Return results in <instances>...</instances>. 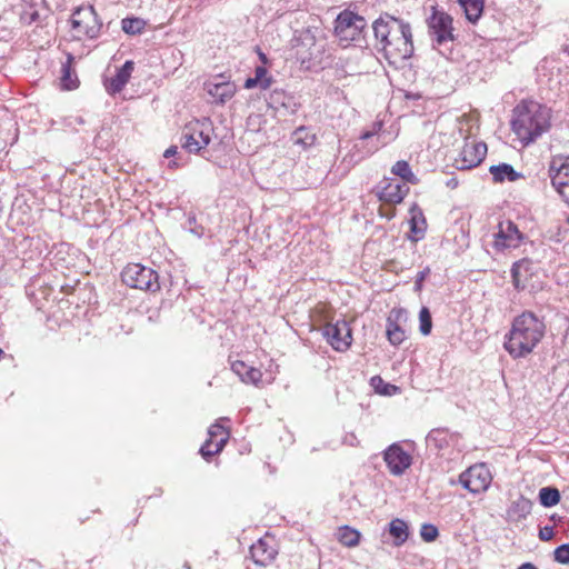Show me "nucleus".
Masks as SVG:
<instances>
[{
    "label": "nucleus",
    "mask_w": 569,
    "mask_h": 569,
    "mask_svg": "<svg viewBox=\"0 0 569 569\" xmlns=\"http://www.w3.org/2000/svg\"><path fill=\"white\" fill-rule=\"evenodd\" d=\"M379 50L390 64L397 66L413 54L411 27L408 22L385 13L372 24Z\"/></svg>",
    "instance_id": "1"
},
{
    "label": "nucleus",
    "mask_w": 569,
    "mask_h": 569,
    "mask_svg": "<svg viewBox=\"0 0 569 569\" xmlns=\"http://www.w3.org/2000/svg\"><path fill=\"white\" fill-rule=\"evenodd\" d=\"M551 109L532 99L519 101L512 109L511 131L522 147L536 142L551 129Z\"/></svg>",
    "instance_id": "2"
},
{
    "label": "nucleus",
    "mask_w": 569,
    "mask_h": 569,
    "mask_svg": "<svg viewBox=\"0 0 569 569\" xmlns=\"http://www.w3.org/2000/svg\"><path fill=\"white\" fill-rule=\"evenodd\" d=\"M545 331L543 321L533 312L525 311L515 318L505 348L511 356L530 353L545 336Z\"/></svg>",
    "instance_id": "3"
},
{
    "label": "nucleus",
    "mask_w": 569,
    "mask_h": 569,
    "mask_svg": "<svg viewBox=\"0 0 569 569\" xmlns=\"http://www.w3.org/2000/svg\"><path fill=\"white\" fill-rule=\"evenodd\" d=\"M295 58L305 70L321 69L327 54V40L318 29L306 28L295 32L291 40Z\"/></svg>",
    "instance_id": "4"
},
{
    "label": "nucleus",
    "mask_w": 569,
    "mask_h": 569,
    "mask_svg": "<svg viewBox=\"0 0 569 569\" xmlns=\"http://www.w3.org/2000/svg\"><path fill=\"white\" fill-rule=\"evenodd\" d=\"M121 279L128 287L156 292L160 289L158 273L140 263H130L121 272Z\"/></svg>",
    "instance_id": "5"
},
{
    "label": "nucleus",
    "mask_w": 569,
    "mask_h": 569,
    "mask_svg": "<svg viewBox=\"0 0 569 569\" xmlns=\"http://www.w3.org/2000/svg\"><path fill=\"white\" fill-rule=\"evenodd\" d=\"M70 22L72 30L76 32L74 37L79 39L81 37L89 39L98 38L102 27L92 6L77 8L71 16Z\"/></svg>",
    "instance_id": "6"
},
{
    "label": "nucleus",
    "mask_w": 569,
    "mask_h": 569,
    "mask_svg": "<svg viewBox=\"0 0 569 569\" xmlns=\"http://www.w3.org/2000/svg\"><path fill=\"white\" fill-rule=\"evenodd\" d=\"M212 130V122L208 118L190 123L182 134V148L190 153L200 152L209 146Z\"/></svg>",
    "instance_id": "7"
},
{
    "label": "nucleus",
    "mask_w": 569,
    "mask_h": 569,
    "mask_svg": "<svg viewBox=\"0 0 569 569\" xmlns=\"http://www.w3.org/2000/svg\"><path fill=\"white\" fill-rule=\"evenodd\" d=\"M427 24L433 47L440 48L455 40L452 18L447 12L432 8V13L427 19Z\"/></svg>",
    "instance_id": "8"
},
{
    "label": "nucleus",
    "mask_w": 569,
    "mask_h": 569,
    "mask_svg": "<svg viewBox=\"0 0 569 569\" xmlns=\"http://www.w3.org/2000/svg\"><path fill=\"white\" fill-rule=\"evenodd\" d=\"M366 27L367 21L363 17L343 11L337 17L335 32L342 41H358Z\"/></svg>",
    "instance_id": "9"
},
{
    "label": "nucleus",
    "mask_w": 569,
    "mask_h": 569,
    "mask_svg": "<svg viewBox=\"0 0 569 569\" xmlns=\"http://www.w3.org/2000/svg\"><path fill=\"white\" fill-rule=\"evenodd\" d=\"M548 174L552 187L569 206V157H553L549 163Z\"/></svg>",
    "instance_id": "10"
},
{
    "label": "nucleus",
    "mask_w": 569,
    "mask_h": 569,
    "mask_svg": "<svg viewBox=\"0 0 569 569\" xmlns=\"http://www.w3.org/2000/svg\"><path fill=\"white\" fill-rule=\"evenodd\" d=\"M459 482L471 493H480L489 487L491 473L485 463H477L459 476Z\"/></svg>",
    "instance_id": "11"
},
{
    "label": "nucleus",
    "mask_w": 569,
    "mask_h": 569,
    "mask_svg": "<svg viewBox=\"0 0 569 569\" xmlns=\"http://www.w3.org/2000/svg\"><path fill=\"white\" fill-rule=\"evenodd\" d=\"M493 248L497 251H503L518 248L523 240V234L515 222L505 220L499 222L498 231L493 234Z\"/></svg>",
    "instance_id": "12"
},
{
    "label": "nucleus",
    "mask_w": 569,
    "mask_h": 569,
    "mask_svg": "<svg viewBox=\"0 0 569 569\" xmlns=\"http://www.w3.org/2000/svg\"><path fill=\"white\" fill-rule=\"evenodd\" d=\"M327 342L338 352H345L351 345V328L346 320L328 323L323 329Z\"/></svg>",
    "instance_id": "13"
},
{
    "label": "nucleus",
    "mask_w": 569,
    "mask_h": 569,
    "mask_svg": "<svg viewBox=\"0 0 569 569\" xmlns=\"http://www.w3.org/2000/svg\"><path fill=\"white\" fill-rule=\"evenodd\" d=\"M383 460L393 476H401L412 465V457L399 443L390 445L383 451Z\"/></svg>",
    "instance_id": "14"
},
{
    "label": "nucleus",
    "mask_w": 569,
    "mask_h": 569,
    "mask_svg": "<svg viewBox=\"0 0 569 569\" xmlns=\"http://www.w3.org/2000/svg\"><path fill=\"white\" fill-rule=\"evenodd\" d=\"M408 192L409 187L393 178H385L376 188L378 199L390 204L400 203Z\"/></svg>",
    "instance_id": "15"
},
{
    "label": "nucleus",
    "mask_w": 569,
    "mask_h": 569,
    "mask_svg": "<svg viewBox=\"0 0 569 569\" xmlns=\"http://www.w3.org/2000/svg\"><path fill=\"white\" fill-rule=\"evenodd\" d=\"M487 153V144L485 142H467L465 143L459 159H456V168L467 170L475 168L481 163Z\"/></svg>",
    "instance_id": "16"
},
{
    "label": "nucleus",
    "mask_w": 569,
    "mask_h": 569,
    "mask_svg": "<svg viewBox=\"0 0 569 569\" xmlns=\"http://www.w3.org/2000/svg\"><path fill=\"white\" fill-rule=\"evenodd\" d=\"M134 69V63L131 60H127L122 67L118 68L116 74L110 78H106L103 80V86L106 91L110 96H114L123 90V88L129 82L132 71Z\"/></svg>",
    "instance_id": "17"
},
{
    "label": "nucleus",
    "mask_w": 569,
    "mask_h": 569,
    "mask_svg": "<svg viewBox=\"0 0 569 569\" xmlns=\"http://www.w3.org/2000/svg\"><path fill=\"white\" fill-rule=\"evenodd\" d=\"M267 104L276 111L283 109L289 114L296 113L299 108L295 98L282 89H273L267 99Z\"/></svg>",
    "instance_id": "18"
},
{
    "label": "nucleus",
    "mask_w": 569,
    "mask_h": 569,
    "mask_svg": "<svg viewBox=\"0 0 569 569\" xmlns=\"http://www.w3.org/2000/svg\"><path fill=\"white\" fill-rule=\"evenodd\" d=\"M44 0H20L19 17L23 24L30 26L32 23L39 24L40 9H42Z\"/></svg>",
    "instance_id": "19"
},
{
    "label": "nucleus",
    "mask_w": 569,
    "mask_h": 569,
    "mask_svg": "<svg viewBox=\"0 0 569 569\" xmlns=\"http://www.w3.org/2000/svg\"><path fill=\"white\" fill-rule=\"evenodd\" d=\"M231 370L244 383H252L257 386L262 378V372L259 368H257L253 363H248L240 359H237L231 363Z\"/></svg>",
    "instance_id": "20"
},
{
    "label": "nucleus",
    "mask_w": 569,
    "mask_h": 569,
    "mask_svg": "<svg viewBox=\"0 0 569 569\" xmlns=\"http://www.w3.org/2000/svg\"><path fill=\"white\" fill-rule=\"evenodd\" d=\"M250 555L254 563L267 566L276 558L277 550L266 539H259L250 547Z\"/></svg>",
    "instance_id": "21"
},
{
    "label": "nucleus",
    "mask_w": 569,
    "mask_h": 569,
    "mask_svg": "<svg viewBox=\"0 0 569 569\" xmlns=\"http://www.w3.org/2000/svg\"><path fill=\"white\" fill-rule=\"evenodd\" d=\"M532 509V501L523 496H519L511 502L507 510V515L511 521H521L526 519Z\"/></svg>",
    "instance_id": "22"
},
{
    "label": "nucleus",
    "mask_w": 569,
    "mask_h": 569,
    "mask_svg": "<svg viewBox=\"0 0 569 569\" xmlns=\"http://www.w3.org/2000/svg\"><path fill=\"white\" fill-rule=\"evenodd\" d=\"M273 78L268 74V70L263 66H258L254 69V77L248 78L244 81L246 89H253L256 87L261 90H267L271 87Z\"/></svg>",
    "instance_id": "23"
},
{
    "label": "nucleus",
    "mask_w": 569,
    "mask_h": 569,
    "mask_svg": "<svg viewBox=\"0 0 569 569\" xmlns=\"http://www.w3.org/2000/svg\"><path fill=\"white\" fill-rule=\"evenodd\" d=\"M489 172L495 182L516 181L521 177L509 163L493 164L489 168Z\"/></svg>",
    "instance_id": "24"
},
{
    "label": "nucleus",
    "mask_w": 569,
    "mask_h": 569,
    "mask_svg": "<svg viewBox=\"0 0 569 569\" xmlns=\"http://www.w3.org/2000/svg\"><path fill=\"white\" fill-rule=\"evenodd\" d=\"M389 533L393 538V545L399 547L403 545L409 537V526L400 518H396L389 523Z\"/></svg>",
    "instance_id": "25"
},
{
    "label": "nucleus",
    "mask_w": 569,
    "mask_h": 569,
    "mask_svg": "<svg viewBox=\"0 0 569 569\" xmlns=\"http://www.w3.org/2000/svg\"><path fill=\"white\" fill-rule=\"evenodd\" d=\"M229 439V432L221 435L220 438H217L214 441L207 440L200 448L199 452L202 458L209 461L214 455L222 451L227 441Z\"/></svg>",
    "instance_id": "26"
},
{
    "label": "nucleus",
    "mask_w": 569,
    "mask_h": 569,
    "mask_svg": "<svg viewBox=\"0 0 569 569\" xmlns=\"http://www.w3.org/2000/svg\"><path fill=\"white\" fill-rule=\"evenodd\" d=\"M449 432L445 428H436L429 431L426 437L428 447H433L436 450H442L449 446Z\"/></svg>",
    "instance_id": "27"
},
{
    "label": "nucleus",
    "mask_w": 569,
    "mask_h": 569,
    "mask_svg": "<svg viewBox=\"0 0 569 569\" xmlns=\"http://www.w3.org/2000/svg\"><path fill=\"white\" fill-rule=\"evenodd\" d=\"M208 92L216 99V101L223 103L232 98L234 88L230 82H220L210 84Z\"/></svg>",
    "instance_id": "28"
},
{
    "label": "nucleus",
    "mask_w": 569,
    "mask_h": 569,
    "mask_svg": "<svg viewBox=\"0 0 569 569\" xmlns=\"http://www.w3.org/2000/svg\"><path fill=\"white\" fill-rule=\"evenodd\" d=\"M391 172H392V174L400 177L403 180V183H406V184H407V182L411 183V184L418 183V178L412 172L409 163L405 160L397 161L392 166Z\"/></svg>",
    "instance_id": "29"
},
{
    "label": "nucleus",
    "mask_w": 569,
    "mask_h": 569,
    "mask_svg": "<svg viewBox=\"0 0 569 569\" xmlns=\"http://www.w3.org/2000/svg\"><path fill=\"white\" fill-rule=\"evenodd\" d=\"M463 7L466 17L470 22H476L483 10V0H459Z\"/></svg>",
    "instance_id": "30"
},
{
    "label": "nucleus",
    "mask_w": 569,
    "mask_h": 569,
    "mask_svg": "<svg viewBox=\"0 0 569 569\" xmlns=\"http://www.w3.org/2000/svg\"><path fill=\"white\" fill-rule=\"evenodd\" d=\"M560 491L556 487H542L539 490V501L540 505L550 508L559 503L560 501Z\"/></svg>",
    "instance_id": "31"
},
{
    "label": "nucleus",
    "mask_w": 569,
    "mask_h": 569,
    "mask_svg": "<svg viewBox=\"0 0 569 569\" xmlns=\"http://www.w3.org/2000/svg\"><path fill=\"white\" fill-rule=\"evenodd\" d=\"M292 141L295 144H299V146H302L303 148H308L315 143L316 134L312 133L310 131V129L301 126L293 131Z\"/></svg>",
    "instance_id": "32"
},
{
    "label": "nucleus",
    "mask_w": 569,
    "mask_h": 569,
    "mask_svg": "<svg viewBox=\"0 0 569 569\" xmlns=\"http://www.w3.org/2000/svg\"><path fill=\"white\" fill-rule=\"evenodd\" d=\"M146 24L147 22L143 19L136 17H128L121 21L122 31L130 36L140 34L144 30Z\"/></svg>",
    "instance_id": "33"
},
{
    "label": "nucleus",
    "mask_w": 569,
    "mask_h": 569,
    "mask_svg": "<svg viewBox=\"0 0 569 569\" xmlns=\"http://www.w3.org/2000/svg\"><path fill=\"white\" fill-rule=\"evenodd\" d=\"M427 223L422 212L419 210L417 213H413L410 219V231L415 233L412 237V241H418L423 238L426 232Z\"/></svg>",
    "instance_id": "34"
},
{
    "label": "nucleus",
    "mask_w": 569,
    "mask_h": 569,
    "mask_svg": "<svg viewBox=\"0 0 569 569\" xmlns=\"http://www.w3.org/2000/svg\"><path fill=\"white\" fill-rule=\"evenodd\" d=\"M370 386L381 396H392L398 391L397 386L385 382L380 376H373L370 379Z\"/></svg>",
    "instance_id": "35"
},
{
    "label": "nucleus",
    "mask_w": 569,
    "mask_h": 569,
    "mask_svg": "<svg viewBox=\"0 0 569 569\" xmlns=\"http://www.w3.org/2000/svg\"><path fill=\"white\" fill-rule=\"evenodd\" d=\"M360 532L348 526L339 529V541L347 547H355L359 543Z\"/></svg>",
    "instance_id": "36"
},
{
    "label": "nucleus",
    "mask_w": 569,
    "mask_h": 569,
    "mask_svg": "<svg viewBox=\"0 0 569 569\" xmlns=\"http://www.w3.org/2000/svg\"><path fill=\"white\" fill-rule=\"evenodd\" d=\"M386 333L390 343L397 346L406 339V329L403 325L387 323Z\"/></svg>",
    "instance_id": "37"
},
{
    "label": "nucleus",
    "mask_w": 569,
    "mask_h": 569,
    "mask_svg": "<svg viewBox=\"0 0 569 569\" xmlns=\"http://www.w3.org/2000/svg\"><path fill=\"white\" fill-rule=\"evenodd\" d=\"M432 329L431 312L427 307H422L419 312V330L423 336H428Z\"/></svg>",
    "instance_id": "38"
},
{
    "label": "nucleus",
    "mask_w": 569,
    "mask_h": 569,
    "mask_svg": "<svg viewBox=\"0 0 569 569\" xmlns=\"http://www.w3.org/2000/svg\"><path fill=\"white\" fill-rule=\"evenodd\" d=\"M408 322V311L405 308H392L387 317V323L403 325Z\"/></svg>",
    "instance_id": "39"
},
{
    "label": "nucleus",
    "mask_w": 569,
    "mask_h": 569,
    "mask_svg": "<svg viewBox=\"0 0 569 569\" xmlns=\"http://www.w3.org/2000/svg\"><path fill=\"white\" fill-rule=\"evenodd\" d=\"M420 536L426 542H432L439 536L438 528L431 523H423L420 529Z\"/></svg>",
    "instance_id": "40"
},
{
    "label": "nucleus",
    "mask_w": 569,
    "mask_h": 569,
    "mask_svg": "<svg viewBox=\"0 0 569 569\" xmlns=\"http://www.w3.org/2000/svg\"><path fill=\"white\" fill-rule=\"evenodd\" d=\"M553 559L561 565H569V543H562L553 551Z\"/></svg>",
    "instance_id": "41"
},
{
    "label": "nucleus",
    "mask_w": 569,
    "mask_h": 569,
    "mask_svg": "<svg viewBox=\"0 0 569 569\" xmlns=\"http://www.w3.org/2000/svg\"><path fill=\"white\" fill-rule=\"evenodd\" d=\"M226 431L228 430L222 425L216 422L211 425L208 429V440L214 441L217 438H220L221 435L226 433Z\"/></svg>",
    "instance_id": "42"
},
{
    "label": "nucleus",
    "mask_w": 569,
    "mask_h": 569,
    "mask_svg": "<svg viewBox=\"0 0 569 569\" xmlns=\"http://www.w3.org/2000/svg\"><path fill=\"white\" fill-rule=\"evenodd\" d=\"M63 76L61 78L62 84L66 89L71 90L77 87L76 82L71 80L70 69L67 64L62 66Z\"/></svg>",
    "instance_id": "43"
},
{
    "label": "nucleus",
    "mask_w": 569,
    "mask_h": 569,
    "mask_svg": "<svg viewBox=\"0 0 569 569\" xmlns=\"http://www.w3.org/2000/svg\"><path fill=\"white\" fill-rule=\"evenodd\" d=\"M430 273V268L426 267L423 270L419 271L416 276L415 280V291L419 292L422 289V283L426 280V278Z\"/></svg>",
    "instance_id": "44"
},
{
    "label": "nucleus",
    "mask_w": 569,
    "mask_h": 569,
    "mask_svg": "<svg viewBox=\"0 0 569 569\" xmlns=\"http://www.w3.org/2000/svg\"><path fill=\"white\" fill-rule=\"evenodd\" d=\"M553 535L555 532L551 526H545L539 530V539L542 541H548L552 539Z\"/></svg>",
    "instance_id": "45"
},
{
    "label": "nucleus",
    "mask_w": 569,
    "mask_h": 569,
    "mask_svg": "<svg viewBox=\"0 0 569 569\" xmlns=\"http://www.w3.org/2000/svg\"><path fill=\"white\" fill-rule=\"evenodd\" d=\"M177 152L178 148L176 146H171L164 151L163 157L168 159L173 157Z\"/></svg>",
    "instance_id": "46"
},
{
    "label": "nucleus",
    "mask_w": 569,
    "mask_h": 569,
    "mask_svg": "<svg viewBox=\"0 0 569 569\" xmlns=\"http://www.w3.org/2000/svg\"><path fill=\"white\" fill-rule=\"evenodd\" d=\"M257 52H258V56H259L260 61H261L263 64L268 63V58H267L266 53H264V52H262L259 48L257 49Z\"/></svg>",
    "instance_id": "47"
},
{
    "label": "nucleus",
    "mask_w": 569,
    "mask_h": 569,
    "mask_svg": "<svg viewBox=\"0 0 569 569\" xmlns=\"http://www.w3.org/2000/svg\"><path fill=\"white\" fill-rule=\"evenodd\" d=\"M518 569H538V568L531 562H525L521 566H519Z\"/></svg>",
    "instance_id": "48"
},
{
    "label": "nucleus",
    "mask_w": 569,
    "mask_h": 569,
    "mask_svg": "<svg viewBox=\"0 0 569 569\" xmlns=\"http://www.w3.org/2000/svg\"><path fill=\"white\" fill-rule=\"evenodd\" d=\"M372 136H373V133H372L371 131H366V132H363V133L361 134V137H360V138H361L362 140H367V139L371 138Z\"/></svg>",
    "instance_id": "49"
},
{
    "label": "nucleus",
    "mask_w": 569,
    "mask_h": 569,
    "mask_svg": "<svg viewBox=\"0 0 569 569\" xmlns=\"http://www.w3.org/2000/svg\"><path fill=\"white\" fill-rule=\"evenodd\" d=\"M567 39L569 40V34H566ZM562 52L567 53L569 56V42L567 44L562 46Z\"/></svg>",
    "instance_id": "50"
},
{
    "label": "nucleus",
    "mask_w": 569,
    "mask_h": 569,
    "mask_svg": "<svg viewBox=\"0 0 569 569\" xmlns=\"http://www.w3.org/2000/svg\"><path fill=\"white\" fill-rule=\"evenodd\" d=\"M458 184L457 180L456 179H450L448 182H447V186L448 187H451V188H456Z\"/></svg>",
    "instance_id": "51"
},
{
    "label": "nucleus",
    "mask_w": 569,
    "mask_h": 569,
    "mask_svg": "<svg viewBox=\"0 0 569 569\" xmlns=\"http://www.w3.org/2000/svg\"><path fill=\"white\" fill-rule=\"evenodd\" d=\"M550 520H552V521H555V522H556V521H560V520H561V517L555 513V515H552V516L550 517Z\"/></svg>",
    "instance_id": "52"
},
{
    "label": "nucleus",
    "mask_w": 569,
    "mask_h": 569,
    "mask_svg": "<svg viewBox=\"0 0 569 569\" xmlns=\"http://www.w3.org/2000/svg\"><path fill=\"white\" fill-rule=\"evenodd\" d=\"M183 568L184 569H191V566L189 565V562H184Z\"/></svg>",
    "instance_id": "53"
},
{
    "label": "nucleus",
    "mask_w": 569,
    "mask_h": 569,
    "mask_svg": "<svg viewBox=\"0 0 569 569\" xmlns=\"http://www.w3.org/2000/svg\"><path fill=\"white\" fill-rule=\"evenodd\" d=\"M0 356H4L2 349L0 348Z\"/></svg>",
    "instance_id": "54"
}]
</instances>
